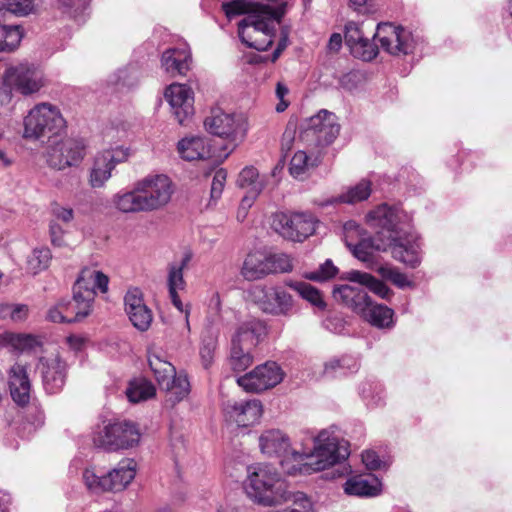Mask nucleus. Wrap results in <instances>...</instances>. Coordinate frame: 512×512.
<instances>
[{
  "label": "nucleus",
  "instance_id": "58",
  "mask_svg": "<svg viewBox=\"0 0 512 512\" xmlns=\"http://www.w3.org/2000/svg\"><path fill=\"white\" fill-rule=\"evenodd\" d=\"M196 93H199V90H195L192 84L172 83L165 88L163 96H191Z\"/></svg>",
  "mask_w": 512,
  "mask_h": 512
},
{
  "label": "nucleus",
  "instance_id": "28",
  "mask_svg": "<svg viewBox=\"0 0 512 512\" xmlns=\"http://www.w3.org/2000/svg\"><path fill=\"white\" fill-rule=\"evenodd\" d=\"M333 297L354 312L360 314L366 307L370 297L365 291L348 284L335 287Z\"/></svg>",
  "mask_w": 512,
  "mask_h": 512
},
{
  "label": "nucleus",
  "instance_id": "53",
  "mask_svg": "<svg viewBox=\"0 0 512 512\" xmlns=\"http://www.w3.org/2000/svg\"><path fill=\"white\" fill-rule=\"evenodd\" d=\"M22 36V30L12 29L7 31L0 27V52L13 51L20 44Z\"/></svg>",
  "mask_w": 512,
  "mask_h": 512
},
{
  "label": "nucleus",
  "instance_id": "7",
  "mask_svg": "<svg viewBox=\"0 0 512 512\" xmlns=\"http://www.w3.org/2000/svg\"><path fill=\"white\" fill-rule=\"evenodd\" d=\"M88 154L84 138L68 137L51 142L43 152L46 165L55 171L79 167Z\"/></svg>",
  "mask_w": 512,
  "mask_h": 512
},
{
  "label": "nucleus",
  "instance_id": "1",
  "mask_svg": "<svg viewBox=\"0 0 512 512\" xmlns=\"http://www.w3.org/2000/svg\"><path fill=\"white\" fill-rule=\"evenodd\" d=\"M259 447L265 456L279 458L281 467L289 475L325 470L346 460L350 454L348 443L330 429L319 432L313 450L292 446L289 437L279 429L264 431L259 437Z\"/></svg>",
  "mask_w": 512,
  "mask_h": 512
},
{
  "label": "nucleus",
  "instance_id": "8",
  "mask_svg": "<svg viewBox=\"0 0 512 512\" xmlns=\"http://www.w3.org/2000/svg\"><path fill=\"white\" fill-rule=\"evenodd\" d=\"M140 439L141 431L137 423L118 420L104 426L95 436L94 443L108 451H118L136 447Z\"/></svg>",
  "mask_w": 512,
  "mask_h": 512
},
{
  "label": "nucleus",
  "instance_id": "42",
  "mask_svg": "<svg viewBox=\"0 0 512 512\" xmlns=\"http://www.w3.org/2000/svg\"><path fill=\"white\" fill-rule=\"evenodd\" d=\"M370 194L371 182L369 180L362 179L356 185L348 188V190L341 194L337 199L331 201V203L342 202L347 204H354L368 199Z\"/></svg>",
  "mask_w": 512,
  "mask_h": 512
},
{
  "label": "nucleus",
  "instance_id": "55",
  "mask_svg": "<svg viewBox=\"0 0 512 512\" xmlns=\"http://www.w3.org/2000/svg\"><path fill=\"white\" fill-rule=\"evenodd\" d=\"M336 273L337 268L333 265L332 261L327 260L317 271L306 273L305 278L312 281H325L334 277Z\"/></svg>",
  "mask_w": 512,
  "mask_h": 512
},
{
  "label": "nucleus",
  "instance_id": "4",
  "mask_svg": "<svg viewBox=\"0 0 512 512\" xmlns=\"http://www.w3.org/2000/svg\"><path fill=\"white\" fill-rule=\"evenodd\" d=\"M244 490L252 502L263 507L281 506L290 496L289 486L281 474L263 464L248 467Z\"/></svg>",
  "mask_w": 512,
  "mask_h": 512
},
{
  "label": "nucleus",
  "instance_id": "41",
  "mask_svg": "<svg viewBox=\"0 0 512 512\" xmlns=\"http://www.w3.org/2000/svg\"><path fill=\"white\" fill-rule=\"evenodd\" d=\"M172 114L180 125H187L195 113L194 98H167Z\"/></svg>",
  "mask_w": 512,
  "mask_h": 512
},
{
  "label": "nucleus",
  "instance_id": "22",
  "mask_svg": "<svg viewBox=\"0 0 512 512\" xmlns=\"http://www.w3.org/2000/svg\"><path fill=\"white\" fill-rule=\"evenodd\" d=\"M347 495L358 497H375L382 491L381 481L374 475L352 476L343 485Z\"/></svg>",
  "mask_w": 512,
  "mask_h": 512
},
{
  "label": "nucleus",
  "instance_id": "47",
  "mask_svg": "<svg viewBox=\"0 0 512 512\" xmlns=\"http://www.w3.org/2000/svg\"><path fill=\"white\" fill-rule=\"evenodd\" d=\"M253 363L251 350L231 345L230 364L234 371L246 370Z\"/></svg>",
  "mask_w": 512,
  "mask_h": 512
},
{
  "label": "nucleus",
  "instance_id": "50",
  "mask_svg": "<svg viewBox=\"0 0 512 512\" xmlns=\"http://www.w3.org/2000/svg\"><path fill=\"white\" fill-rule=\"evenodd\" d=\"M72 300L74 302V306L76 307L77 315L80 317L81 321L90 315L95 300V296H93V294L88 292L82 293L73 289Z\"/></svg>",
  "mask_w": 512,
  "mask_h": 512
},
{
  "label": "nucleus",
  "instance_id": "46",
  "mask_svg": "<svg viewBox=\"0 0 512 512\" xmlns=\"http://www.w3.org/2000/svg\"><path fill=\"white\" fill-rule=\"evenodd\" d=\"M317 158L312 159L305 151H298L290 161L289 171L292 176H302L310 167L316 165Z\"/></svg>",
  "mask_w": 512,
  "mask_h": 512
},
{
  "label": "nucleus",
  "instance_id": "21",
  "mask_svg": "<svg viewBox=\"0 0 512 512\" xmlns=\"http://www.w3.org/2000/svg\"><path fill=\"white\" fill-rule=\"evenodd\" d=\"M8 385L13 400L25 405L30 399L31 383L26 366L15 363L8 371Z\"/></svg>",
  "mask_w": 512,
  "mask_h": 512
},
{
  "label": "nucleus",
  "instance_id": "49",
  "mask_svg": "<svg viewBox=\"0 0 512 512\" xmlns=\"http://www.w3.org/2000/svg\"><path fill=\"white\" fill-rule=\"evenodd\" d=\"M256 6H266L265 4L251 3L244 0H232L230 2H224L222 9L226 16L231 19L237 15L246 14L249 15Z\"/></svg>",
  "mask_w": 512,
  "mask_h": 512
},
{
  "label": "nucleus",
  "instance_id": "14",
  "mask_svg": "<svg viewBox=\"0 0 512 512\" xmlns=\"http://www.w3.org/2000/svg\"><path fill=\"white\" fill-rule=\"evenodd\" d=\"M374 38H377L384 51L393 56L410 54L415 46L412 33L392 23H379Z\"/></svg>",
  "mask_w": 512,
  "mask_h": 512
},
{
  "label": "nucleus",
  "instance_id": "17",
  "mask_svg": "<svg viewBox=\"0 0 512 512\" xmlns=\"http://www.w3.org/2000/svg\"><path fill=\"white\" fill-rule=\"evenodd\" d=\"M225 420L237 427L257 424L263 414V405L258 399L246 401L229 400L223 406Z\"/></svg>",
  "mask_w": 512,
  "mask_h": 512
},
{
  "label": "nucleus",
  "instance_id": "36",
  "mask_svg": "<svg viewBox=\"0 0 512 512\" xmlns=\"http://www.w3.org/2000/svg\"><path fill=\"white\" fill-rule=\"evenodd\" d=\"M285 286L296 291L301 298L309 302L314 308L318 310H325L326 303L323 299L321 292L309 283L302 281H285Z\"/></svg>",
  "mask_w": 512,
  "mask_h": 512
},
{
  "label": "nucleus",
  "instance_id": "24",
  "mask_svg": "<svg viewBox=\"0 0 512 512\" xmlns=\"http://www.w3.org/2000/svg\"><path fill=\"white\" fill-rule=\"evenodd\" d=\"M137 472V463L134 459L125 458L108 472L109 491L121 492L133 481Z\"/></svg>",
  "mask_w": 512,
  "mask_h": 512
},
{
  "label": "nucleus",
  "instance_id": "43",
  "mask_svg": "<svg viewBox=\"0 0 512 512\" xmlns=\"http://www.w3.org/2000/svg\"><path fill=\"white\" fill-rule=\"evenodd\" d=\"M286 503H289V507L276 512H315L313 501L301 491L290 490V496L285 500Z\"/></svg>",
  "mask_w": 512,
  "mask_h": 512
},
{
  "label": "nucleus",
  "instance_id": "57",
  "mask_svg": "<svg viewBox=\"0 0 512 512\" xmlns=\"http://www.w3.org/2000/svg\"><path fill=\"white\" fill-rule=\"evenodd\" d=\"M364 38L361 25L356 22H348L345 26V42L350 48Z\"/></svg>",
  "mask_w": 512,
  "mask_h": 512
},
{
  "label": "nucleus",
  "instance_id": "40",
  "mask_svg": "<svg viewBox=\"0 0 512 512\" xmlns=\"http://www.w3.org/2000/svg\"><path fill=\"white\" fill-rule=\"evenodd\" d=\"M155 392L154 385L144 378L130 381L126 389L127 398L132 403L148 400L155 395Z\"/></svg>",
  "mask_w": 512,
  "mask_h": 512
},
{
  "label": "nucleus",
  "instance_id": "32",
  "mask_svg": "<svg viewBox=\"0 0 512 512\" xmlns=\"http://www.w3.org/2000/svg\"><path fill=\"white\" fill-rule=\"evenodd\" d=\"M360 315L377 328H390L394 325V311L385 305L374 304L371 299Z\"/></svg>",
  "mask_w": 512,
  "mask_h": 512
},
{
  "label": "nucleus",
  "instance_id": "59",
  "mask_svg": "<svg viewBox=\"0 0 512 512\" xmlns=\"http://www.w3.org/2000/svg\"><path fill=\"white\" fill-rule=\"evenodd\" d=\"M381 392V387L378 383L375 382H364L360 386V394L363 399L368 400L374 404H378L380 397L379 394Z\"/></svg>",
  "mask_w": 512,
  "mask_h": 512
},
{
  "label": "nucleus",
  "instance_id": "54",
  "mask_svg": "<svg viewBox=\"0 0 512 512\" xmlns=\"http://www.w3.org/2000/svg\"><path fill=\"white\" fill-rule=\"evenodd\" d=\"M217 348V340L214 337H206L202 340L200 346V358L204 368H209L214 360L215 351Z\"/></svg>",
  "mask_w": 512,
  "mask_h": 512
},
{
  "label": "nucleus",
  "instance_id": "31",
  "mask_svg": "<svg viewBox=\"0 0 512 512\" xmlns=\"http://www.w3.org/2000/svg\"><path fill=\"white\" fill-rule=\"evenodd\" d=\"M39 345V339L31 334H21L10 331L0 332V348L7 349L12 353H22L33 350Z\"/></svg>",
  "mask_w": 512,
  "mask_h": 512
},
{
  "label": "nucleus",
  "instance_id": "12",
  "mask_svg": "<svg viewBox=\"0 0 512 512\" xmlns=\"http://www.w3.org/2000/svg\"><path fill=\"white\" fill-rule=\"evenodd\" d=\"M129 149L117 146L98 152L88 170V184L93 189L104 188L111 179L115 167L129 157Z\"/></svg>",
  "mask_w": 512,
  "mask_h": 512
},
{
  "label": "nucleus",
  "instance_id": "52",
  "mask_svg": "<svg viewBox=\"0 0 512 512\" xmlns=\"http://www.w3.org/2000/svg\"><path fill=\"white\" fill-rule=\"evenodd\" d=\"M268 263L271 274L289 273L293 270L292 259L290 256L283 253H268Z\"/></svg>",
  "mask_w": 512,
  "mask_h": 512
},
{
  "label": "nucleus",
  "instance_id": "29",
  "mask_svg": "<svg viewBox=\"0 0 512 512\" xmlns=\"http://www.w3.org/2000/svg\"><path fill=\"white\" fill-rule=\"evenodd\" d=\"M271 274L268 263V253L264 251L250 252L241 269V275L249 281L259 280Z\"/></svg>",
  "mask_w": 512,
  "mask_h": 512
},
{
  "label": "nucleus",
  "instance_id": "26",
  "mask_svg": "<svg viewBox=\"0 0 512 512\" xmlns=\"http://www.w3.org/2000/svg\"><path fill=\"white\" fill-rule=\"evenodd\" d=\"M177 152L185 161L204 160L210 157L207 139L203 136H187L177 143Z\"/></svg>",
  "mask_w": 512,
  "mask_h": 512
},
{
  "label": "nucleus",
  "instance_id": "56",
  "mask_svg": "<svg viewBox=\"0 0 512 512\" xmlns=\"http://www.w3.org/2000/svg\"><path fill=\"white\" fill-rule=\"evenodd\" d=\"M66 312L65 300L62 299L48 308L46 318L54 323H68V318L65 314Z\"/></svg>",
  "mask_w": 512,
  "mask_h": 512
},
{
  "label": "nucleus",
  "instance_id": "19",
  "mask_svg": "<svg viewBox=\"0 0 512 512\" xmlns=\"http://www.w3.org/2000/svg\"><path fill=\"white\" fill-rule=\"evenodd\" d=\"M36 373L40 375L45 391L56 394L65 385L67 365L58 355L42 357L36 365Z\"/></svg>",
  "mask_w": 512,
  "mask_h": 512
},
{
  "label": "nucleus",
  "instance_id": "39",
  "mask_svg": "<svg viewBox=\"0 0 512 512\" xmlns=\"http://www.w3.org/2000/svg\"><path fill=\"white\" fill-rule=\"evenodd\" d=\"M148 363L160 388L168 385V381L176 374L175 367L157 354H149Z\"/></svg>",
  "mask_w": 512,
  "mask_h": 512
},
{
  "label": "nucleus",
  "instance_id": "30",
  "mask_svg": "<svg viewBox=\"0 0 512 512\" xmlns=\"http://www.w3.org/2000/svg\"><path fill=\"white\" fill-rule=\"evenodd\" d=\"M111 207L124 214L145 212L140 193L136 191V183L131 190H121L110 200Z\"/></svg>",
  "mask_w": 512,
  "mask_h": 512
},
{
  "label": "nucleus",
  "instance_id": "62",
  "mask_svg": "<svg viewBox=\"0 0 512 512\" xmlns=\"http://www.w3.org/2000/svg\"><path fill=\"white\" fill-rule=\"evenodd\" d=\"M227 179V172L224 169H219L214 173L211 184V197L214 199L220 198L225 182Z\"/></svg>",
  "mask_w": 512,
  "mask_h": 512
},
{
  "label": "nucleus",
  "instance_id": "6",
  "mask_svg": "<svg viewBox=\"0 0 512 512\" xmlns=\"http://www.w3.org/2000/svg\"><path fill=\"white\" fill-rule=\"evenodd\" d=\"M66 127V120L59 108L44 102L36 105L24 117L22 138L28 141L52 138L64 133Z\"/></svg>",
  "mask_w": 512,
  "mask_h": 512
},
{
  "label": "nucleus",
  "instance_id": "16",
  "mask_svg": "<svg viewBox=\"0 0 512 512\" xmlns=\"http://www.w3.org/2000/svg\"><path fill=\"white\" fill-rule=\"evenodd\" d=\"M3 84L23 95L36 93L43 85L41 75L27 63L8 67L3 75Z\"/></svg>",
  "mask_w": 512,
  "mask_h": 512
},
{
  "label": "nucleus",
  "instance_id": "64",
  "mask_svg": "<svg viewBox=\"0 0 512 512\" xmlns=\"http://www.w3.org/2000/svg\"><path fill=\"white\" fill-rule=\"evenodd\" d=\"M176 50L175 55L176 59H179V68L183 71L184 74L190 70L192 56L189 47L183 46L181 48H174Z\"/></svg>",
  "mask_w": 512,
  "mask_h": 512
},
{
  "label": "nucleus",
  "instance_id": "48",
  "mask_svg": "<svg viewBox=\"0 0 512 512\" xmlns=\"http://www.w3.org/2000/svg\"><path fill=\"white\" fill-rule=\"evenodd\" d=\"M351 54L363 61H371L378 54V47L368 38L364 37L359 43L354 44L350 48Z\"/></svg>",
  "mask_w": 512,
  "mask_h": 512
},
{
  "label": "nucleus",
  "instance_id": "5",
  "mask_svg": "<svg viewBox=\"0 0 512 512\" xmlns=\"http://www.w3.org/2000/svg\"><path fill=\"white\" fill-rule=\"evenodd\" d=\"M205 129L213 136L225 141L224 158H227L246 138L248 119L240 112H226L220 107H213L204 120Z\"/></svg>",
  "mask_w": 512,
  "mask_h": 512
},
{
  "label": "nucleus",
  "instance_id": "2",
  "mask_svg": "<svg viewBox=\"0 0 512 512\" xmlns=\"http://www.w3.org/2000/svg\"><path fill=\"white\" fill-rule=\"evenodd\" d=\"M367 222L389 234L387 243L395 260L412 268L420 264V243L416 236L408 233L410 218L402 209L381 204L368 213Z\"/></svg>",
  "mask_w": 512,
  "mask_h": 512
},
{
  "label": "nucleus",
  "instance_id": "18",
  "mask_svg": "<svg viewBox=\"0 0 512 512\" xmlns=\"http://www.w3.org/2000/svg\"><path fill=\"white\" fill-rule=\"evenodd\" d=\"M339 131L336 116L322 110L307 120L304 135L306 139L315 140L318 145H329L337 138Z\"/></svg>",
  "mask_w": 512,
  "mask_h": 512
},
{
  "label": "nucleus",
  "instance_id": "27",
  "mask_svg": "<svg viewBox=\"0 0 512 512\" xmlns=\"http://www.w3.org/2000/svg\"><path fill=\"white\" fill-rule=\"evenodd\" d=\"M359 229V225H357L355 222L346 223V241H348L349 233H351L353 230L359 231ZM347 246L349 247L352 254L362 262H370L373 258L374 251H384L389 248L388 243H376L375 239H362L356 244L347 242Z\"/></svg>",
  "mask_w": 512,
  "mask_h": 512
},
{
  "label": "nucleus",
  "instance_id": "34",
  "mask_svg": "<svg viewBox=\"0 0 512 512\" xmlns=\"http://www.w3.org/2000/svg\"><path fill=\"white\" fill-rule=\"evenodd\" d=\"M237 183L239 187L247 189L248 194L243 197V204L247 203L248 206H251L264 186L263 181L259 179L257 169L252 166L242 169L239 173Z\"/></svg>",
  "mask_w": 512,
  "mask_h": 512
},
{
  "label": "nucleus",
  "instance_id": "35",
  "mask_svg": "<svg viewBox=\"0 0 512 512\" xmlns=\"http://www.w3.org/2000/svg\"><path fill=\"white\" fill-rule=\"evenodd\" d=\"M161 389L166 391L167 401L172 404L182 401L190 393V382L184 372L176 373Z\"/></svg>",
  "mask_w": 512,
  "mask_h": 512
},
{
  "label": "nucleus",
  "instance_id": "25",
  "mask_svg": "<svg viewBox=\"0 0 512 512\" xmlns=\"http://www.w3.org/2000/svg\"><path fill=\"white\" fill-rule=\"evenodd\" d=\"M263 324L256 320L251 319L240 324L232 338V346H240L241 348L253 350L260 341L261 336L264 334Z\"/></svg>",
  "mask_w": 512,
  "mask_h": 512
},
{
  "label": "nucleus",
  "instance_id": "33",
  "mask_svg": "<svg viewBox=\"0 0 512 512\" xmlns=\"http://www.w3.org/2000/svg\"><path fill=\"white\" fill-rule=\"evenodd\" d=\"M345 279L365 286L382 299L388 300L393 295L392 290L386 284L367 272L352 270L346 273Z\"/></svg>",
  "mask_w": 512,
  "mask_h": 512
},
{
  "label": "nucleus",
  "instance_id": "9",
  "mask_svg": "<svg viewBox=\"0 0 512 512\" xmlns=\"http://www.w3.org/2000/svg\"><path fill=\"white\" fill-rule=\"evenodd\" d=\"M136 183L145 212H154L166 207L174 194V184L165 174H149Z\"/></svg>",
  "mask_w": 512,
  "mask_h": 512
},
{
  "label": "nucleus",
  "instance_id": "63",
  "mask_svg": "<svg viewBox=\"0 0 512 512\" xmlns=\"http://www.w3.org/2000/svg\"><path fill=\"white\" fill-rule=\"evenodd\" d=\"M49 232L51 242L54 246L62 247L65 245V229L55 220H51L49 224Z\"/></svg>",
  "mask_w": 512,
  "mask_h": 512
},
{
  "label": "nucleus",
  "instance_id": "3",
  "mask_svg": "<svg viewBox=\"0 0 512 512\" xmlns=\"http://www.w3.org/2000/svg\"><path fill=\"white\" fill-rule=\"evenodd\" d=\"M288 2H281L276 7L256 6L238 24V35L249 48L259 51L267 50L273 43L275 23H280L285 15Z\"/></svg>",
  "mask_w": 512,
  "mask_h": 512
},
{
  "label": "nucleus",
  "instance_id": "45",
  "mask_svg": "<svg viewBox=\"0 0 512 512\" xmlns=\"http://www.w3.org/2000/svg\"><path fill=\"white\" fill-rule=\"evenodd\" d=\"M377 272L383 279L392 282L400 289L414 287V283L407 278L406 274L391 265L380 266L377 268Z\"/></svg>",
  "mask_w": 512,
  "mask_h": 512
},
{
  "label": "nucleus",
  "instance_id": "61",
  "mask_svg": "<svg viewBox=\"0 0 512 512\" xmlns=\"http://www.w3.org/2000/svg\"><path fill=\"white\" fill-rule=\"evenodd\" d=\"M362 81V73L358 71H350L340 78L339 84L346 91L351 92L353 89L357 88Z\"/></svg>",
  "mask_w": 512,
  "mask_h": 512
},
{
  "label": "nucleus",
  "instance_id": "13",
  "mask_svg": "<svg viewBox=\"0 0 512 512\" xmlns=\"http://www.w3.org/2000/svg\"><path fill=\"white\" fill-rule=\"evenodd\" d=\"M284 372L273 361L256 366L253 370L237 378V384L249 393H261L282 382Z\"/></svg>",
  "mask_w": 512,
  "mask_h": 512
},
{
  "label": "nucleus",
  "instance_id": "15",
  "mask_svg": "<svg viewBox=\"0 0 512 512\" xmlns=\"http://www.w3.org/2000/svg\"><path fill=\"white\" fill-rule=\"evenodd\" d=\"M192 259L191 253H185L180 261L169 263L167 266V280L166 285L168 295L173 306L181 313L184 314L185 324L189 330V316L191 312V305L189 303L183 304L179 292L185 290L186 281L184 279V269Z\"/></svg>",
  "mask_w": 512,
  "mask_h": 512
},
{
  "label": "nucleus",
  "instance_id": "60",
  "mask_svg": "<svg viewBox=\"0 0 512 512\" xmlns=\"http://www.w3.org/2000/svg\"><path fill=\"white\" fill-rule=\"evenodd\" d=\"M175 49H167L162 55V66L167 72H177L178 74L184 75L183 71L180 70L179 59H176Z\"/></svg>",
  "mask_w": 512,
  "mask_h": 512
},
{
  "label": "nucleus",
  "instance_id": "23",
  "mask_svg": "<svg viewBox=\"0 0 512 512\" xmlns=\"http://www.w3.org/2000/svg\"><path fill=\"white\" fill-rule=\"evenodd\" d=\"M109 278L103 272L94 268L86 267L81 270L73 289L82 293H90L96 296L97 291L106 293L108 291Z\"/></svg>",
  "mask_w": 512,
  "mask_h": 512
},
{
  "label": "nucleus",
  "instance_id": "11",
  "mask_svg": "<svg viewBox=\"0 0 512 512\" xmlns=\"http://www.w3.org/2000/svg\"><path fill=\"white\" fill-rule=\"evenodd\" d=\"M317 219L309 213H276L272 217L271 227L283 238L302 242L313 235Z\"/></svg>",
  "mask_w": 512,
  "mask_h": 512
},
{
  "label": "nucleus",
  "instance_id": "38",
  "mask_svg": "<svg viewBox=\"0 0 512 512\" xmlns=\"http://www.w3.org/2000/svg\"><path fill=\"white\" fill-rule=\"evenodd\" d=\"M85 487L93 494H102L109 491L108 472L97 471L95 467H88L82 473Z\"/></svg>",
  "mask_w": 512,
  "mask_h": 512
},
{
  "label": "nucleus",
  "instance_id": "51",
  "mask_svg": "<svg viewBox=\"0 0 512 512\" xmlns=\"http://www.w3.org/2000/svg\"><path fill=\"white\" fill-rule=\"evenodd\" d=\"M0 6L4 12L18 16H26L33 11V0H1Z\"/></svg>",
  "mask_w": 512,
  "mask_h": 512
},
{
  "label": "nucleus",
  "instance_id": "10",
  "mask_svg": "<svg viewBox=\"0 0 512 512\" xmlns=\"http://www.w3.org/2000/svg\"><path fill=\"white\" fill-rule=\"evenodd\" d=\"M248 296L266 314L288 317L293 313V296L281 286L254 285Z\"/></svg>",
  "mask_w": 512,
  "mask_h": 512
},
{
  "label": "nucleus",
  "instance_id": "20",
  "mask_svg": "<svg viewBox=\"0 0 512 512\" xmlns=\"http://www.w3.org/2000/svg\"><path fill=\"white\" fill-rule=\"evenodd\" d=\"M124 310L132 325L139 331L149 329L153 321L152 310L147 306L138 288L129 289L124 296Z\"/></svg>",
  "mask_w": 512,
  "mask_h": 512
},
{
  "label": "nucleus",
  "instance_id": "37",
  "mask_svg": "<svg viewBox=\"0 0 512 512\" xmlns=\"http://www.w3.org/2000/svg\"><path fill=\"white\" fill-rule=\"evenodd\" d=\"M359 369V361L356 357L344 355L333 358L324 364L323 373L329 377L341 376L356 372Z\"/></svg>",
  "mask_w": 512,
  "mask_h": 512
},
{
  "label": "nucleus",
  "instance_id": "44",
  "mask_svg": "<svg viewBox=\"0 0 512 512\" xmlns=\"http://www.w3.org/2000/svg\"><path fill=\"white\" fill-rule=\"evenodd\" d=\"M52 258L48 248H36L27 258V270L32 274H38L48 268Z\"/></svg>",
  "mask_w": 512,
  "mask_h": 512
}]
</instances>
